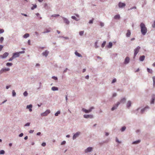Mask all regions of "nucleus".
<instances>
[{"instance_id":"obj_1","label":"nucleus","mask_w":155,"mask_h":155,"mask_svg":"<svg viewBox=\"0 0 155 155\" xmlns=\"http://www.w3.org/2000/svg\"><path fill=\"white\" fill-rule=\"evenodd\" d=\"M140 26L141 33L143 35H145L147 32V29L145 24L143 23H141Z\"/></svg>"},{"instance_id":"obj_2","label":"nucleus","mask_w":155,"mask_h":155,"mask_svg":"<svg viewBox=\"0 0 155 155\" xmlns=\"http://www.w3.org/2000/svg\"><path fill=\"white\" fill-rule=\"evenodd\" d=\"M125 102V98H123L122 99H121L120 102H118L117 104L114 105L112 108L111 110H114L116 109L117 107L118 106V105L120 104V103H124Z\"/></svg>"},{"instance_id":"obj_3","label":"nucleus","mask_w":155,"mask_h":155,"mask_svg":"<svg viewBox=\"0 0 155 155\" xmlns=\"http://www.w3.org/2000/svg\"><path fill=\"white\" fill-rule=\"evenodd\" d=\"M150 107L148 106H146L144 108L140 110V114H143L145 112H146L150 109Z\"/></svg>"},{"instance_id":"obj_4","label":"nucleus","mask_w":155,"mask_h":155,"mask_svg":"<svg viewBox=\"0 0 155 155\" xmlns=\"http://www.w3.org/2000/svg\"><path fill=\"white\" fill-rule=\"evenodd\" d=\"M140 48V47L139 46H138L135 49H134V59L135 58V57L136 56V55L139 52Z\"/></svg>"},{"instance_id":"obj_5","label":"nucleus","mask_w":155,"mask_h":155,"mask_svg":"<svg viewBox=\"0 0 155 155\" xmlns=\"http://www.w3.org/2000/svg\"><path fill=\"white\" fill-rule=\"evenodd\" d=\"M94 108L93 107H91L89 110H87L85 108H82V110L85 113H89L91 112L92 109Z\"/></svg>"},{"instance_id":"obj_6","label":"nucleus","mask_w":155,"mask_h":155,"mask_svg":"<svg viewBox=\"0 0 155 155\" xmlns=\"http://www.w3.org/2000/svg\"><path fill=\"white\" fill-rule=\"evenodd\" d=\"M50 113V110H47L44 113L41 114V115L43 116H45L47 115Z\"/></svg>"},{"instance_id":"obj_7","label":"nucleus","mask_w":155,"mask_h":155,"mask_svg":"<svg viewBox=\"0 0 155 155\" xmlns=\"http://www.w3.org/2000/svg\"><path fill=\"white\" fill-rule=\"evenodd\" d=\"M155 100V94H153L151 96V99L150 101V104H153L154 103Z\"/></svg>"},{"instance_id":"obj_8","label":"nucleus","mask_w":155,"mask_h":155,"mask_svg":"<svg viewBox=\"0 0 155 155\" xmlns=\"http://www.w3.org/2000/svg\"><path fill=\"white\" fill-rule=\"evenodd\" d=\"M93 148L92 147H88L87 149L85 150V153H87L88 152H90L92 150Z\"/></svg>"},{"instance_id":"obj_9","label":"nucleus","mask_w":155,"mask_h":155,"mask_svg":"<svg viewBox=\"0 0 155 155\" xmlns=\"http://www.w3.org/2000/svg\"><path fill=\"white\" fill-rule=\"evenodd\" d=\"M140 107H139L138 108H137L135 111H134V113L136 115H139L140 114V112H139V110H140Z\"/></svg>"},{"instance_id":"obj_10","label":"nucleus","mask_w":155,"mask_h":155,"mask_svg":"<svg viewBox=\"0 0 155 155\" xmlns=\"http://www.w3.org/2000/svg\"><path fill=\"white\" fill-rule=\"evenodd\" d=\"M84 117L85 118H93V116L91 115H84Z\"/></svg>"},{"instance_id":"obj_11","label":"nucleus","mask_w":155,"mask_h":155,"mask_svg":"<svg viewBox=\"0 0 155 155\" xmlns=\"http://www.w3.org/2000/svg\"><path fill=\"white\" fill-rule=\"evenodd\" d=\"M8 55V52H5L3 55H0V57L2 58H6Z\"/></svg>"},{"instance_id":"obj_12","label":"nucleus","mask_w":155,"mask_h":155,"mask_svg":"<svg viewBox=\"0 0 155 155\" xmlns=\"http://www.w3.org/2000/svg\"><path fill=\"white\" fill-rule=\"evenodd\" d=\"M13 56L14 58L18 57L19 56V54L18 52L14 53L13 54Z\"/></svg>"},{"instance_id":"obj_13","label":"nucleus","mask_w":155,"mask_h":155,"mask_svg":"<svg viewBox=\"0 0 155 155\" xmlns=\"http://www.w3.org/2000/svg\"><path fill=\"white\" fill-rule=\"evenodd\" d=\"M118 6L119 8H123L125 7V4L124 3L120 2L118 4Z\"/></svg>"},{"instance_id":"obj_14","label":"nucleus","mask_w":155,"mask_h":155,"mask_svg":"<svg viewBox=\"0 0 155 155\" xmlns=\"http://www.w3.org/2000/svg\"><path fill=\"white\" fill-rule=\"evenodd\" d=\"M131 101H128L127 104V107L129 108V107L131 106Z\"/></svg>"},{"instance_id":"obj_15","label":"nucleus","mask_w":155,"mask_h":155,"mask_svg":"<svg viewBox=\"0 0 155 155\" xmlns=\"http://www.w3.org/2000/svg\"><path fill=\"white\" fill-rule=\"evenodd\" d=\"M51 28H49L48 29H45L44 31L43 32V33H45L50 32L51 31Z\"/></svg>"},{"instance_id":"obj_16","label":"nucleus","mask_w":155,"mask_h":155,"mask_svg":"<svg viewBox=\"0 0 155 155\" xmlns=\"http://www.w3.org/2000/svg\"><path fill=\"white\" fill-rule=\"evenodd\" d=\"M140 141L141 140H138L133 142L132 143V144H137L139 143L140 142Z\"/></svg>"},{"instance_id":"obj_17","label":"nucleus","mask_w":155,"mask_h":155,"mask_svg":"<svg viewBox=\"0 0 155 155\" xmlns=\"http://www.w3.org/2000/svg\"><path fill=\"white\" fill-rule=\"evenodd\" d=\"M32 105L31 104H30L28 105H27V108L29 109V110L30 112H31L32 111V110L31 109V108L32 107Z\"/></svg>"},{"instance_id":"obj_18","label":"nucleus","mask_w":155,"mask_h":155,"mask_svg":"<svg viewBox=\"0 0 155 155\" xmlns=\"http://www.w3.org/2000/svg\"><path fill=\"white\" fill-rule=\"evenodd\" d=\"M144 58H145V56H144V55H143L140 56V57L139 60L140 61H142L144 60Z\"/></svg>"},{"instance_id":"obj_19","label":"nucleus","mask_w":155,"mask_h":155,"mask_svg":"<svg viewBox=\"0 0 155 155\" xmlns=\"http://www.w3.org/2000/svg\"><path fill=\"white\" fill-rule=\"evenodd\" d=\"M48 51H46L45 52H43L42 53V54L43 56H45V57H46L48 55Z\"/></svg>"},{"instance_id":"obj_20","label":"nucleus","mask_w":155,"mask_h":155,"mask_svg":"<svg viewBox=\"0 0 155 155\" xmlns=\"http://www.w3.org/2000/svg\"><path fill=\"white\" fill-rule=\"evenodd\" d=\"M64 22L67 24H68L69 23V21L66 18H63Z\"/></svg>"},{"instance_id":"obj_21","label":"nucleus","mask_w":155,"mask_h":155,"mask_svg":"<svg viewBox=\"0 0 155 155\" xmlns=\"http://www.w3.org/2000/svg\"><path fill=\"white\" fill-rule=\"evenodd\" d=\"M131 35V32L129 30H128L127 31V37H129Z\"/></svg>"},{"instance_id":"obj_22","label":"nucleus","mask_w":155,"mask_h":155,"mask_svg":"<svg viewBox=\"0 0 155 155\" xmlns=\"http://www.w3.org/2000/svg\"><path fill=\"white\" fill-rule=\"evenodd\" d=\"M9 70H10V69L9 68L2 69V70L0 71V72L1 73H2V71H9Z\"/></svg>"},{"instance_id":"obj_23","label":"nucleus","mask_w":155,"mask_h":155,"mask_svg":"<svg viewBox=\"0 0 155 155\" xmlns=\"http://www.w3.org/2000/svg\"><path fill=\"white\" fill-rule=\"evenodd\" d=\"M147 70L148 72L150 74H152L153 73V71L152 69H150L148 68H147Z\"/></svg>"},{"instance_id":"obj_24","label":"nucleus","mask_w":155,"mask_h":155,"mask_svg":"<svg viewBox=\"0 0 155 155\" xmlns=\"http://www.w3.org/2000/svg\"><path fill=\"white\" fill-rule=\"evenodd\" d=\"M75 54L76 55L79 57H82V55L81 54L76 51L75 52Z\"/></svg>"},{"instance_id":"obj_25","label":"nucleus","mask_w":155,"mask_h":155,"mask_svg":"<svg viewBox=\"0 0 155 155\" xmlns=\"http://www.w3.org/2000/svg\"><path fill=\"white\" fill-rule=\"evenodd\" d=\"M51 89L54 91H57L58 90V88L55 87H53L51 88Z\"/></svg>"},{"instance_id":"obj_26","label":"nucleus","mask_w":155,"mask_h":155,"mask_svg":"<svg viewBox=\"0 0 155 155\" xmlns=\"http://www.w3.org/2000/svg\"><path fill=\"white\" fill-rule=\"evenodd\" d=\"M114 18L115 19H119L120 18V16L119 15H116L114 16Z\"/></svg>"},{"instance_id":"obj_27","label":"nucleus","mask_w":155,"mask_h":155,"mask_svg":"<svg viewBox=\"0 0 155 155\" xmlns=\"http://www.w3.org/2000/svg\"><path fill=\"white\" fill-rule=\"evenodd\" d=\"M29 36V34L28 33H26L23 36V37L24 38H26L28 37Z\"/></svg>"},{"instance_id":"obj_28","label":"nucleus","mask_w":155,"mask_h":155,"mask_svg":"<svg viewBox=\"0 0 155 155\" xmlns=\"http://www.w3.org/2000/svg\"><path fill=\"white\" fill-rule=\"evenodd\" d=\"M112 46V44L111 42H110L109 43V45H107V47L110 48H111Z\"/></svg>"},{"instance_id":"obj_29","label":"nucleus","mask_w":155,"mask_h":155,"mask_svg":"<svg viewBox=\"0 0 155 155\" xmlns=\"http://www.w3.org/2000/svg\"><path fill=\"white\" fill-rule=\"evenodd\" d=\"M71 18L76 21H78L79 20V18H77L74 16H72Z\"/></svg>"},{"instance_id":"obj_30","label":"nucleus","mask_w":155,"mask_h":155,"mask_svg":"<svg viewBox=\"0 0 155 155\" xmlns=\"http://www.w3.org/2000/svg\"><path fill=\"white\" fill-rule=\"evenodd\" d=\"M153 85L154 87L155 86V77L153 76Z\"/></svg>"},{"instance_id":"obj_31","label":"nucleus","mask_w":155,"mask_h":155,"mask_svg":"<svg viewBox=\"0 0 155 155\" xmlns=\"http://www.w3.org/2000/svg\"><path fill=\"white\" fill-rule=\"evenodd\" d=\"M106 41H104L103 42V43H102V44L101 45V47L102 48H104V46L106 44Z\"/></svg>"},{"instance_id":"obj_32","label":"nucleus","mask_w":155,"mask_h":155,"mask_svg":"<svg viewBox=\"0 0 155 155\" xmlns=\"http://www.w3.org/2000/svg\"><path fill=\"white\" fill-rule=\"evenodd\" d=\"M137 8V7L136 6H133V7L130 8H129L128 9V11H129L130 10H132L133 9H136Z\"/></svg>"},{"instance_id":"obj_33","label":"nucleus","mask_w":155,"mask_h":155,"mask_svg":"<svg viewBox=\"0 0 155 155\" xmlns=\"http://www.w3.org/2000/svg\"><path fill=\"white\" fill-rule=\"evenodd\" d=\"M12 65V64L11 63H7L6 64V65L8 66H11Z\"/></svg>"},{"instance_id":"obj_34","label":"nucleus","mask_w":155,"mask_h":155,"mask_svg":"<svg viewBox=\"0 0 155 155\" xmlns=\"http://www.w3.org/2000/svg\"><path fill=\"white\" fill-rule=\"evenodd\" d=\"M60 111H58L55 114V116H58L59 114H60Z\"/></svg>"},{"instance_id":"obj_35","label":"nucleus","mask_w":155,"mask_h":155,"mask_svg":"<svg viewBox=\"0 0 155 155\" xmlns=\"http://www.w3.org/2000/svg\"><path fill=\"white\" fill-rule=\"evenodd\" d=\"M126 129V127L125 126L123 127L121 129V131L123 132Z\"/></svg>"},{"instance_id":"obj_36","label":"nucleus","mask_w":155,"mask_h":155,"mask_svg":"<svg viewBox=\"0 0 155 155\" xmlns=\"http://www.w3.org/2000/svg\"><path fill=\"white\" fill-rule=\"evenodd\" d=\"M4 38L3 37H1L0 38V42L1 43H2L3 40H4Z\"/></svg>"},{"instance_id":"obj_37","label":"nucleus","mask_w":155,"mask_h":155,"mask_svg":"<svg viewBox=\"0 0 155 155\" xmlns=\"http://www.w3.org/2000/svg\"><path fill=\"white\" fill-rule=\"evenodd\" d=\"M12 96H15V95H16V93L15 92L14 90H13L12 91Z\"/></svg>"},{"instance_id":"obj_38","label":"nucleus","mask_w":155,"mask_h":155,"mask_svg":"<svg viewBox=\"0 0 155 155\" xmlns=\"http://www.w3.org/2000/svg\"><path fill=\"white\" fill-rule=\"evenodd\" d=\"M80 134V132H77L73 136H78Z\"/></svg>"},{"instance_id":"obj_39","label":"nucleus","mask_w":155,"mask_h":155,"mask_svg":"<svg viewBox=\"0 0 155 155\" xmlns=\"http://www.w3.org/2000/svg\"><path fill=\"white\" fill-rule=\"evenodd\" d=\"M130 61V58L128 57H127V64L129 63Z\"/></svg>"},{"instance_id":"obj_40","label":"nucleus","mask_w":155,"mask_h":155,"mask_svg":"<svg viewBox=\"0 0 155 155\" xmlns=\"http://www.w3.org/2000/svg\"><path fill=\"white\" fill-rule=\"evenodd\" d=\"M84 33V31H81L79 32V34L80 35H82Z\"/></svg>"},{"instance_id":"obj_41","label":"nucleus","mask_w":155,"mask_h":155,"mask_svg":"<svg viewBox=\"0 0 155 155\" xmlns=\"http://www.w3.org/2000/svg\"><path fill=\"white\" fill-rule=\"evenodd\" d=\"M5 153V151L3 150H1L0 151V154H4Z\"/></svg>"},{"instance_id":"obj_42","label":"nucleus","mask_w":155,"mask_h":155,"mask_svg":"<svg viewBox=\"0 0 155 155\" xmlns=\"http://www.w3.org/2000/svg\"><path fill=\"white\" fill-rule=\"evenodd\" d=\"M37 7V5H34L33 7H32L31 9L32 10L34 9V8H35Z\"/></svg>"},{"instance_id":"obj_43","label":"nucleus","mask_w":155,"mask_h":155,"mask_svg":"<svg viewBox=\"0 0 155 155\" xmlns=\"http://www.w3.org/2000/svg\"><path fill=\"white\" fill-rule=\"evenodd\" d=\"M4 30L2 29H0V34L3 33L4 32Z\"/></svg>"},{"instance_id":"obj_44","label":"nucleus","mask_w":155,"mask_h":155,"mask_svg":"<svg viewBox=\"0 0 155 155\" xmlns=\"http://www.w3.org/2000/svg\"><path fill=\"white\" fill-rule=\"evenodd\" d=\"M23 94L25 96H26L28 95V93L27 91H25L24 93Z\"/></svg>"},{"instance_id":"obj_45","label":"nucleus","mask_w":155,"mask_h":155,"mask_svg":"<svg viewBox=\"0 0 155 155\" xmlns=\"http://www.w3.org/2000/svg\"><path fill=\"white\" fill-rule=\"evenodd\" d=\"M152 27L153 28H155V20L154 21L153 24L152 25Z\"/></svg>"},{"instance_id":"obj_46","label":"nucleus","mask_w":155,"mask_h":155,"mask_svg":"<svg viewBox=\"0 0 155 155\" xmlns=\"http://www.w3.org/2000/svg\"><path fill=\"white\" fill-rule=\"evenodd\" d=\"M14 57H13V56H12V57L9 60V61H12L13 59H14Z\"/></svg>"},{"instance_id":"obj_47","label":"nucleus","mask_w":155,"mask_h":155,"mask_svg":"<svg viewBox=\"0 0 155 155\" xmlns=\"http://www.w3.org/2000/svg\"><path fill=\"white\" fill-rule=\"evenodd\" d=\"M116 81V79L115 78L114 79L112 82V83H114V82H115Z\"/></svg>"},{"instance_id":"obj_48","label":"nucleus","mask_w":155,"mask_h":155,"mask_svg":"<svg viewBox=\"0 0 155 155\" xmlns=\"http://www.w3.org/2000/svg\"><path fill=\"white\" fill-rule=\"evenodd\" d=\"M52 78L55 80H57L58 79L57 78V77L55 76H53L52 77Z\"/></svg>"},{"instance_id":"obj_49","label":"nucleus","mask_w":155,"mask_h":155,"mask_svg":"<svg viewBox=\"0 0 155 155\" xmlns=\"http://www.w3.org/2000/svg\"><path fill=\"white\" fill-rule=\"evenodd\" d=\"M3 46L0 45V51H1L3 48Z\"/></svg>"},{"instance_id":"obj_50","label":"nucleus","mask_w":155,"mask_h":155,"mask_svg":"<svg viewBox=\"0 0 155 155\" xmlns=\"http://www.w3.org/2000/svg\"><path fill=\"white\" fill-rule=\"evenodd\" d=\"M65 143H66V141H64L62 142H61V145H62L64 144Z\"/></svg>"},{"instance_id":"obj_51","label":"nucleus","mask_w":155,"mask_h":155,"mask_svg":"<svg viewBox=\"0 0 155 155\" xmlns=\"http://www.w3.org/2000/svg\"><path fill=\"white\" fill-rule=\"evenodd\" d=\"M93 20H94V19H93L92 20H90L89 22V23L90 24L92 23L93 22Z\"/></svg>"},{"instance_id":"obj_52","label":"nucleus","mask_w":155,"mask_h":155,"mask_svg":"<svg viewBox=\"0 0 155 155\" xmlns=\"http://www.w3.org/2000/svg\"><path fill=\"white\" fill-rule=\"evenodd\" d=\"M59 16V15H58V14H55V15H52V16H53V17H56V16Z\"/></svg>"},{"instance_id":"obj_53","label":"nucleus","mask_w":155,"mask_h":155,"mask_svg":"<svg viewBox=\"0 0 155 155\" xmlns=\"http://www.w3.org/2000/svg\"><path fill=\"white\" fill-rule=\"evenodd\" d=\"M30 124V123H27L25 125V126H29Z\"/></svg>"},{"instance_id":"obj_54","label":"nucleus","mask_w":155,"mask_h":155,"mask_svg":"<svg viewBox=\"0 0 155 155\" xmlns=\"http://www.w3.org/2000/svg\"><path fill=\"white\" fill-rule=\"evenodd\" d=\"M41 145L42 146L45 147L46 145V143H42Z\"/></svg>"},{"instance_id":"obj_55","label":"nucleus","mask_w":155,"mask_h":155,"mask_svg":"<svg viewBox=\"0 0 155 155\" xmlns=\"http://www.w3.org/2000/svg\"><path fill=\"white\" fill-rule=\"evenodd\" d=\"M116 141L117 142V143H121V142L119 141L118 140V139H117V138L116 139Z\"/></svg>"},{"instance_id":"obj_56","label":"nucleus","mask_w":155,"mask_h":155,"mask_svg":"<svg viewBox=\"0 0 155 155\" xmlns=\"http://www.w3.org/2000/svg\"><path fill=\"white\" fill-rule=\"evenodd\" d=\"M97 42H96L95 43V48H97L98 47V46L97 45Z\"/></svg>"},{"instance_id":"obj_57","label":"nucleus","mask_w":155,"mask_h":155,"mask_svg":"<svg viewBox=\"0 0 155 155\" xmlns=\"http://www.w3.org/2000/svg\"><path fill=\"white\" fill-rule=\"evenodd\" d=\"M117 95V94L116 93H114L113 94V96L114 97H115Z\"/></svg>"},{"instance_id":"obj_58","label":"nucleus","mask_w":155,"mask_h":155,"mask_svg":"<svg viewBox=\"0 0 155 155\" xmlns=\"http://www.w3.org/2000/svg\"><path fill=\"white\" fill-rule=\"evenodd\" d=\"M28 44L29 45H30L31 44V41H30V40H28Z\"/></svg>"},{"instance_id":"obj_59","label":"nucleus","mask_w":155,"mask_h":155,"mask_svg":"<svg viewBox=\"0 0 155 155\" xmlns=\"http://www.w3.org/2000/svg\"><path fill=\"white\" fill-rule=\"evenodd\" d=\"M136 132H137V133H140V130H137L136 131Z\"/></svg>"},{"instance_id":"obj_60","label":"nucleus","mask_w":155,"mask_h":155,"mask_svg":"<svg viewBox=\"0 0 155 155\" xmlns=\"http://www.w3.org/2000/svg\"><path fill=\"white\" fill-rule=\"evenodd\" d=\"M19 53V54H21V53H24L25 52V51H20L19 52H18Z\"/></svg>"},{"instance_id":"obj_61","label":"nucleus","mask_w":155,"mask_h":155,"mask_svg":"<svg viewBox=\"0 0 155 155\" xmlns=\"http://www.w3.org/2000/svg\"><path fill=\"white\" fill-rule=\"evenodd\" d=\"M100 25L101 26H103L104 25V24L103 23H101Z\"/></svg>"},{"instance_id":"obj_62","label":"nucleus","mask_w":155,"mask_h":155,"mask_svg":"<svg viewBox=\"0 0 155 155\" xmlns=\"http://www.w3.org/2000/svg\"><path fill=\"white\" fill-rule=\"evenodd\" d=\"M10 86H11V85L7 86L6 87V88L7 89H8L9 87H10Z\"/></svg>"},{"instance_id":"obj_63","label":"nucleus","mask_w":155,"mask_h":155,"mask_svg":"<svg viewBox=\"0 0 155 155\" xmlns=\"http://www.w3.org/2000/svg\"><path fill=\"white\" fill-rule=\"evenodd\" d=\"M34 131V130H30L29 133H32Z\"/></svg>"},{"instance_id":"obj_64","label":"nucleus","mask_w":155,"mask_h":155,"mask_svg":"<svg viewBox=\"0 0 155 155\" xmlns=\"http://www.w3.org/2000/svg\"><path fill=\"white\" fill-rule=\"evenodd\" d=\"M140 70V69L139 68H138L135 71V72H138Z\"/></svg>"}]
</instances>
